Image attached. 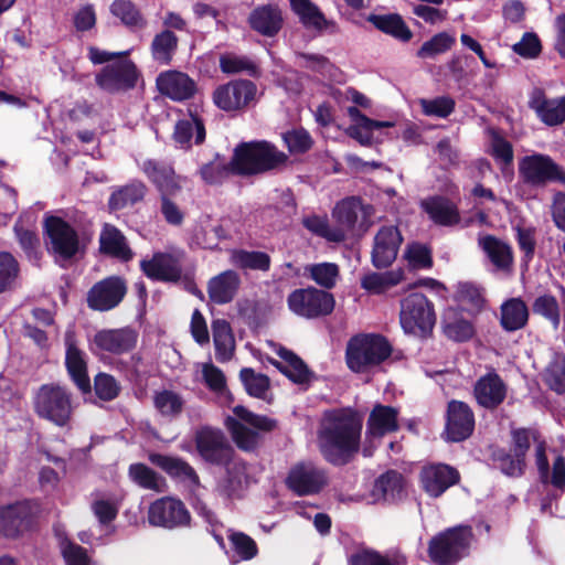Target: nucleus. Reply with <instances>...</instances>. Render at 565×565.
<instances>
[{"mask_svg":"<svg viewBox=\"0 0 565 565\" xmlns=\"http://www.w3.org/2000/svg\"><path fill=\"white\" fill-rule=\"evenodd\" d=\"M257 87L248 79L232 81L218 86L213 93L214 104L224 111L239 110L256 97Z\"/></svg>","mask_w":565,"mask_h":565,"instance_id":"15","label":"nucleus"},{"mask_svg":"<svg viewBox=\"0 0 565 565\" xmlns=\"http://www.w3.org/2000/svg\"><path fill=\"white\" fill-rule=\"evenodd\" d=\"M366 20L379 31L393 36L401 42H408L413 38V32L397 13L390 14H370Z\"/></svg>","mask_w":565,"mask_h":565,"instance_id":"42","label":"nucleus"},{"mask_svg":"<svg viewBox=\"0 0 565 565\" xmlns=\"http://www.w3.org/2000/svg\"><path fill=\"white\" fill-rule=\"evenodd\" d=\"M281 362H274V365L290 381L299 385H308L313 379V373L306 363L292 351L279 347L276 351Z\"/></svg>","mask_w":565,"mask_h":565,"instance_id":"32","label":"nucleus"},{"mask_svg":"<svg viewBox=\"0 0 565 565\" xmlns=\"http://www.w3.org/2000/svg\"><path fill=\"white\" fill-rule=\"evenodd\" d=\"M248 21L254 31L265 36H274L282 26V14L277 6L266 4L254 9Z\"/></svg>","mask_w":565,"mask_h":565,"instance_id":"34","label":"nucleus"},{"mask_svg":"<svg viewBox=\"0 0 565 565\" xmlns=\"http://www.w3.org/2000/svg\"><path fill=\"white\" fill-rule=\"evenodd\" d=\"M371 205H364L359 198H347L340 201L334 210L333 217L347 230H353L361 220V225L366 221L372 212Z\"/></svg>","mask_w":565,"mask_h":565,"instance_id":"33","label":"nucleus"},{"mask_svg":"<svg viewBox=\"0 0 565 565\" xmlns=\"http://www.w3.org/2000/svg\"><path fill=\"white\" fill-rule=\"evenodd\" d=\"M215 358L218 362L230 361L235 351V339L231 324L225 319H216L212 322Z\"/></svg>","mask_w":565,"mask_h":565,"instance_id":"43","label":"nucleus"},{"mask_svg":"<svg viewBox=\"0 0 565 565\" xmlns=\"http://www.w3.org/2000/svg\"><path fill=\"white\" fill-rule=\"evenodd\" d=\"M475 428V415L468 404L451 401L447 407L446 433L451 441L467 439Z\"/></svg>","mask_w":565,"mask_h":565,"instance_id":"23","label":"nucleus"},{"mask_svg":"<svg viewBox=\"0 0 565 565\" xmlns=\"http://www.w3.org/2000/svg\"><path fill=\"white\" fill-rule=\"evenodd\" d=\"M173 139L182 149H189L192 141L200 145L205 140V127L203 120L193 114L175 124Z\"/></svg>","mask_w":565,"mask_h":565,"instance_id":"36","label":"nucleus"},{"mask_svg":"<svg viewBox=\"0 0 565 565\" xmlns=\"http://www.w3.org/2000/svg\"><path fill=\"white\" fill-rule=\"evenodd\" d=\"M405 481L403 476L390 470L381 475L374 482L372 495L376 501L395 502L404 495Z\"/></svg>","mask_w":565,"mask_h":565,"instance_id":"39","label":"nucleus"},{"mask_svg":"<svg viewBox=\"0 0 565 565\" xmlns=\"http://www.w3.org/2000/svg\"><path fill=\"white\" fill-rule=\"evenodd\" d=\"M490 156L495 160L500 169L504 171L513 163V147L512 143L501 136L498 131L490 132Z\"/></svg>","mask_w":565,"mask_h":565,"instance_id":"58","label":"nucleus"},{"mask_svg":"<svg viewBox=\"0 0 565 565\" xmlns=\"http://www.w3.org/2000/svg\"><path fill=\"white\" fill-rule=\"evenodd\" d=\"M511 437V450L515 457L525 459L531 445H534L535 465L541 482L545 486H551L555 490L556 497L562 495L565 492V457L557 455L553 461L552 469H550L546 457L547 444L536 428L512 429Z\"/></svg>","mask_w":565,"mask_h":565,"instance_id":"2","label":"nucleus"},{"mask_svg":"<svg viewBox=\"0 0 565 565\" xmlns=\"http://www.w3.org/2000/svg\"><path fill=\"white\" fill-rule=\"evenodd\" d=\"M287 303L295 315L315 319L332 312L334 298L330 292L309 287L294 290L288 296Z\"/></svg>","mask_w":565,"mask_h":565,"instance_id":"12","label":"nucleus"},{"mask_svg":"<svg viewBox=\"0 0 565 565\" xmlns=\"http://www.w3.org/2000/svg\"><path fill=\"white\" fill-rule=\"evenodd\" d=\"M178 38L171 30L156 34L151 42V54L156 62L169 65L178 49Z\"/></svg>","mask_w":565,"mask_h":565,"instance_id":"51","label":"nucleus"},{"mask_svg":"<svg viewBox=\"0 0 565 565\" xmlns=\"http://www.w3.org/2000/svg\"><path fill=\"white\" fill-rule=\"evenodd\" d=\"M289 2L305 25L316 29L323 28L326 23L324 17L310 0H289Z\"/></svg>","mask_w":565,"mask_h":565,"instance_id":"62","label":"nucleus"},{"mask_svg":"<svg viewBox=\"0 0 565 565\" xmlns=\"http://www.w3.org/2000/svg\"><path fill=\"white\" fill-rule=\"evenodd\" d=\"M422 488L431 498H438L460 481L459 471L445 463H433L422 469Z\"/></svg>","mask_w":565,"mask_h":565,"instance_id":"21","label":"nucleus"},{"mask_svg":"<svg viewBox=\"0 0 565 565\" xmlns=\"http://www.w3.org/2000/svg\"><path fill=\"white\" fill-rule=\"evenodd\" d=\"M302 225L312 234L326 238L329 242L340 243L345 239V233L341 228H332L324 215L310 214L302 218Z\"/></svg>","mask_w":565,"mask_h":565,"instance_id":"54","label":"nucleus"},{"mask_svg":"<svg viewBox=\"0 0 565 565\" xmlns=\"http://www.w3.org/2000/svg\"><path fill=\"white\" fill-rule=\"evenodd\" d=\"M404 277L402 269L388 270L385 273H367L361 278V287L366 291L380 295L390 288L398 285Z\"/></svg>","mask_w":565,"mask_h":565,"instance_id":"49","label":"nucleus"},{"mask_svg":"<svg viewBox=\"0 0 565 565\" xmlns=\"http://www.w3.org/2000/svg\"><path fill=\"white\" fill-rule=\"evenodd\" d=\"M399 321L405 333L425 337L436 321L433 303L420 292H413L401 301Z\"/></svg>","mask_w":565,"mask_h":565,"instance_id":"9","label":"nucleus"},{"mask_svg":"<svg viewBox=\"0 0 565 565\" xmlns=\"http://www.w3.org/2000/svg\"><path fill=\"white\" fill-rule=\"evenodd\" d=\"M441 326L444 334L455 342L468 341L475 333L471 321L465 318L463 313L455 308L445 310Z\"/></svg>","mask_w":565,"mask_h":565,"instance_id":"40","label":"nucleus"},{"mask_svg":"<svg viewBox=\"0 0 565 565\" xmlns=\"http://www.w3.org/2000/svg\"><path fill=\"white\" fill-rule=\"evenodd\" d=\"M361 416L350 409H333L324 413L319 431V448L327 461L341 466L348 463L360 448Z\"/></svg>","mask_w":565,"mask_h":565,"instance_id":"1","label":"nucleus"},{"mask_svg":"<svg viewBox=\"0 0 565 565\" xmlns=\"http://www.w3.org/2000/svg\"><path fill=\"white\" fill-rule=\"evenodd\" d=\"M471 539L472 532L468 526L448 529L430 540L428 554L437 564H454L468 554Z\"/></svg>","mask_w":565,"mask_h":565,"instance_id":"8","label":"nucleus"},{"mask_svg":"<svg viewBox=\"0 0 565 565\" xmlns=\"http://www.w3.org/2000/svg\"><path fill=\"white\" fill-rule=\"evenodd\" d=\"M127 294V284L119 276L106 277L88 290L86 302L95 311H109L118 307Z\"/></svg>","mask_w":565,"mask_h":565,"instance_id":"14","label":"nucleus"},{"mask_svg":"<svg viewBox=\"0 0 565 565\" xmlns=\"http://www.w3.org/2000/svg\"><path fill=\"white\" fill-rule=\"evenodd\" d=\"M328 483V477L322 468L312 462H299L290 470L286 479L287 487L299 495L320 492Z\"/></svg>","mask_w":565,"mask_h":565,"instance_id":"16","label":"nucleus"},{"mask_svg":"<svg viewBox=\"0 0 565 565\" xmlns=\"http://www.w3.org/2000/svg\"><path fill=\"white\" fill-rule=\"evenodd\" d=\"M153 404L162 416L174 418L182 413L185 401L182 395L175 391L162 390L156 392Z\"/></svg>","mask_w":565,"mask_h":565,"instance_id":"57","label":"nucleus"},{"mask_svg":"<svg viewBox=\"0 0 565 565\" xmlns=\"http://www.w3.org/2000/svg\"><path fill=\"white\" fill-rule=\"evenodd\" d=\"M403 236L395 225L382 226L374 236L371 260L375 268L390 267L396 259Z\"/></svg>","mask_w":565,"mask_h":565,"instance_id":"17","label":"nucleus"},{"mask_svg":"<svg viewBox=\"0 0 565 565\" xmlns=\"http://www.w3.org/2000/svg\"><path fill=\"white\" fill-rule=\"evenodd\" d=\"M13 232L15 234V238L23 250L26 259L34 266H40L43 252L41 248L40 238L35 234V232L25 228L21 222L18 220L13 226Z\"/></svg>","mask_w":565,"mask_h":565,"instance_id":"48","label":"nucleus"},{"mask_svg":"<svg viewBox=\"0 0 565 565\" xmlns=\"http://www.w3.org/2000/svg\"><path fill=\"white\" fill-rule=\"evenodd\" d=\"M35 415L52 425L65 428L71 425L77 407L73 392L60 383H46L38 387L32 398Z\"/></svg>","mask_w":565,"mask_h":565,"instance_id":"3","label":"nucleus"},{"mask_svg":"<svg viewBox=\"0 0 565 565\" xmlns=\"http://www.w3.org/2000/svg\"><path fill=\"white\" fill-rule=\"evenodd\" d=\"M146 193V184L140 180H132L111 192L108 200V206L113 211L122 210L142 201Z\"/></svg>","mask_w":565,"mask_h":565,"instance_id":"45","label":"nucleus"},{"mask_svg":"<svg viewBox=\"0 0 565 565\" xmlns=\"http://www.w3.org/2000/svg\"><path fill=\"white\" fill-rule=\"evenodd\" d=\"M194 441L200 457L210 465H225L234 455L227 437L220 429L201 427L195 433Z\"/></svg>","mask_w":565,"mask_h":565,"instance_id":"13","label":"nucleus"},{"mask_svg":"<svg viewBox=\"0 0 565 565\" xmlns=\"http://www.w3.org/2000/svg\"><path fill=\"white\" fill-rule=\"evenodd\" d=\"M141 170L160 194H177L180 191L178 178L169 163L148 159L142 162Z\"/></svg>","mask_w":565,"mask_h":565,"instance_id":"28","label":"nucleus"},{"mask_svg":"<svg viewBox=\"0 0 565 565\" xmlns=\"http://www.w3.org/2000/svg\"><path fill=\"white\" fill-rule=\"evenodd\" d=\"M64 343L66 348L65 365L71 380L83 394L89 393L92 385L87 374L86 354L77 347L73 330H66Z\"/></svg>","mask_w":565,"mask_h":565,"instance_id":"19","label":"nucleus"},{"mask_svg":"<svg viewBox=\"0 0 565 565\" xmlns=\"http://www.w3.org/2000/svg\"><path fill=\"white\" fill-rule=\"evenodd\" d=\"M519 174L522 181L534 188L548 183H565V171L550 156L533 153L523 157L519 162Z\"/></svg>","mask_w":565,"mask_h":565,"instance_id":"10","label":"nucleus"},{"mask_svg":"<svg viewBox=\"0 0 565 565\" xmlns=\"http://www.w3.org/2000/svg\"><path fill=\"white\" fill-rule=\"evenodd\" d=\"M223 466L225 476L220 480L218 488L227 497H238L245 488L256 482L255 468L234 455Z\"/></svg>","mask_w":565,"mask_h":565,"instance_id":"22","label":"nucleus"},{"mask_svg":"<svg viewBox=\"0 0 565 565\" xmlns=\"http://www.w3.org/2000/svg\"><path fill=\"white\" fill-rule=\"evenodd\" d=\"M544 383L557 394L565 393V359L556 358L543 373Z\"/></svg>","mask_w":565,"mask_h":565,"instance_id":"64","label":"nucleus"},{"mask_svg":"<svg viewBox=\"0 0 565 565\" xmlns=\"http://www.w3.org/2000/svg\"><path fill=\"white\" fill-rule=\"evenodd\" d=\"M138 333L130 327L103 329L95 333L92 350L120 355L130 352L137 344Z\"/></svg>","mask_w":565,"mask_h":565,"instance_id":"18","label":"nucleus"},{"mask_svg":"<svg viewBox=\"0 0 565 565\" xmlns=\"http://www.w3.org/2000/svg\"><path fill=\"white\" fill-rule=\"evenodd\" d=\"M241 380L250 396L260 399H268L269 392V379L259 373H255L254 370L245 367L241 370Z\"/></svg>","mask_w":565,"mask_h":565,"instance_id":"61","label":"nucleus"},{"mask_svg":"<svg viewBox=\"0 0 565 565\" xmlns=\"http://www.w3.org/2000/svg\"><path fill=\"white\" fill-rule=\"evenodd\" d=\"M140 268L148 278L158 281L177 282L182 276L180 259L169 253H156L151 259H142Z\"/></svg>","mask_w":565,"mask_h":565,"instance_id":"24","label":"nucleus"},{"mask_svg":"<svg viewBox=\"0 0 565 565\" xmlns=\"http://www.w3.org/2000/svg\"><path fill=\"white\" fill-rule=\"evenodd\" d=\"M392 354L391 343L380 334L352 337L345 349V362L354 373H367L380 366Z\"/></svg>","mask_w":565,"mask_h":565,"instance_id":"5","label":"nucleus"},{"mask_svg":"<svg viewBox=\"0 0 565 565\" xmlns=\"http://www.w3.org/2000/svg\"><path fill=\"white\" fill-rule=\"evenodd\" d=\"M422 207L438 225L452 226L460 221L456 204L444 196L428 198L422 202Z\"/></svg>","mask_w":565,"mask_h":565,"instance_id":"35","label":"nucleus"},{"mask_svg":"<svg viewBox=\"0 0 565 565\" xmlns=\"http://www.w3.org/2000/svg\"><path fill=\"white\" fill-rule=\"evenodd\" d=\"M398 428L397 411L391 406L376 405L367 419V436L381 438Z\"/></svg>","mask_w":565,"mask_h":565,"instance_id":"41","label":"nucleus"},{"mask_svg":"<svg viewBox=\"0 0 565 565\" xmlns=\"http://www.w3.org/2000/svg\"><path fill=\"white\" fill-rule=\"evenodd\" d=\"M130 479L141 488L161 491L163 479L145 463H132L128 470Z\"/></svg>","mask_w":565,"mask_h":565,"instance_id":"60","label":"nucleus"},{"mask_svg":"<svg viewBox=\"0 0 565 565\" xmlns=\"http://www.w3.org/2000/svg\"><path fill=\"white\" fill-rule=\"evenodd\" d=\"M90 510L102 526L109 525L118 515L120 501L110 492L95 491L90 494Z\"/></svg>","mask_w":565,"mask_h":565,"instance_id":"44","label":"nucleus"},{"mask_svg":"<svg viewBox=\"0 0 565 565\" xmlns=\"http://www.w3.org/2000/svg\"><path fill=\"white\" fill-rule=\"evenodd\" d=\"M100 249L113 257L127 262L132 258V252L125 236L113 225H105L100 234Z\"/></svg>","mask_w":565,"mask_h":565,"instance_id":"47","label":"nucleus"},{"mask_svg":"<svg viewBox=\"0 0 565 565\" xmlns=\"http://www.w3.org/2000/svg\"><path fill=\"white\" fill-rule=\"evenodd\" d=\"M508 387L501 376L492 370L478 379L473 395L480 406L494 409L505 399Z\"/></svg>","mask_w":565,"mask_h":565,"instance_id":"25","label":"nucleus"},{"mask_svg":"<svg viewBox=\"0 0 565 565\" xmlns=\"http://www.w3.org/2000/svg\"><path fill=\"white\" fill-rule=\"evenodd\" d=\"M110 12L128 28L140 30L147 26V20L131 0H115Z\"/></svg>","mask_w":565,"mask_h":565,"instance_id":"52","label":"nucleus"},{"mask_svg":"<svg viewBox=\"0 0 565 565\" xmlns=\"http://www.w3.org/2000/svg\"><path fill=\"white\" fill-rule=\"evenodd\" d=\"M530 107L547 126L561 125L565 121V97L547 99L536 94L530 100Z\"/></svg>","mask_w":565,"mask_h":565,"instance_id":"37","label":"nucleus"},{"mask_svg":"<svg viewBox=\"0 0 565 565\" xmlns=\"http://www.w3.org/2000/svg\"><path fill=\"white\" fill-rule=\"evenodd\" d=\"M220 68L225 74L246 73L249 76H257L259 73L257 64L252 58L233 52L221 54Z\"/></svg>","mask_w":565,"mask_h":565,"instance_id":"55","label":"nucleus"},{"mask_svg":"<svg viewBox=\"0 0 565 565\" xmlns=\"http://www.w3.org/2000/svg\"><path fill=\"white\" fill-rule=\"evenodd\" d=\"M139 77L136 64L128 58H120L104 66L96 74L95 82L100 89L118 94L134 89Z\"/></svg>","mask_w":565,"mask_h":565,"instance_id":"11","label":"nucleus"},{"mask_svg":"<svg viewBox=\"0 0 565 565\" xmlns=\"http://www.w3.org/2000/svg\"><path fill=\"white\" fill-rule=\"evenodd\" d=\"M148 519L152 525L173 529L186 525L190 514L180 500L161 498L150 505Z\"/></svg>","mask_w":565,"mask_h":565,"instance_id":"20","label":"nucleus"},{"mask_svg":"<svg viewBox=\"0 0 565 565\" xmlns=\"http://www.w3.org/2000/svg\"><path fill=\"white\" fill-rule=\"evenodd\" d=\"M515 232V239L520 250L523 253V262L529 264L535 253L536 247V228L527 224L524 220H520L512 225Z\"/></svg>","mask_w":565,"mask_h":565,"instance_id":"56","label":"nucleus"},{"mask_svg":"<svg viewBox=\"0 0 565 565\" xmlns=\"http://www.w3.org/2000/svg\"><path fill=\"white\" fill-rule=\"evenodd\" d=\"M348 114L354 121V125L348 128L349 136L364 146L372 143L374 130L393 126L390 121H380L366 117L354 106L348 108Z\"/></svg>","mask_w":565,"mask_h":565,"instance_id":"38","label":"nucleus"},{"mask_svg":"<svg viewBox=\"0 0 565 565\" xmlns=\"http://www.w3.org/2000/svg\"><path fill=\"white\" fill-rule=\"evenodd\" d=\"M239 286V275L235 270L228 269L210 279L207 294L212 302L225 305L235 298Z\"/></svg>","mask_w":565,"mask_h":565,"instance_id":"31","label":"nucleus"},{"mask_svg":"<svg viewBox=\"0 0 565 565\" xmlns=\"http://www.w3.org/2000/svg\"><path fill=\"white\" fill-rule=\"evenodd\" d=\"M149 460L172 478L186 483L191 488L199 487L200 479L198 473L183 459L161 454H150Z\"/></svg>","mask_w":565,"mask_h":565,"instance_id":"30","label":"nucleus"},{"mask_svg":"<svg viewBox=\"0 0 565 565\" xmlns=\"http://www.w3.org/2000/svg\"><path fill=\"white\" fill-rule=\"evenodd\" d=\"M230 262L243 270L267 271L270 268V257L265 252L233 249L230 254Z\"/></svg>","mask_w":565,"mask_h":565,"instance_id":"50","label":"nucleus"},{"mask_svg":"<svg viewBox=\"0 0 565 565\" xmlns=\"http://www.w3.org/2000/svg\"><path fill=\"white\" fill-rule=\"evenodd\" d=\"M233 412L237 418L227 417L225 424L233 440L243 450L255 449L259 440L258 431H270L277 425L275 419L253 414L243 406L234 407Z\"/></svg>","mask_w":565,"mask_h":565,"instance_id":"7","label":"nucleus"},{"mask_svg":"<svg viewBox=\"0 0 565 565\" xmlns=\"http://www.w3.org/2000/svg\"><path fill=\"white\" fill-rule=\"evenodd\" d=\"M529 320V309L525 302L520 298H511L501 305L502 328L508 332H513L524 328Z\"/></svg>","mask_w":565,"mask_h":565,"instance_id":"46","label":"nucleus"},{"mask_svg":"<svg viewBox=\"0 0 565 565\" xmlns=\"http://www.w3.org/2000/svg\"><path fill=\"white\" fill-rule=\"evenodd\" d=\"M31 507L28 502H15L0 507V534L15 537L30 524Z\"/></svg>","mask_w":565,"mask_h":565,"instance_id":"27","label":"nucleus"},{"mask_svg":"<svg viewBox=\"0 0 565 565\" xmlns=\"http://www.w3.org/2000/svg\"><path fill=\"white\" fill-rule=\"evenodd\" d=\"M456 43L455 36L447 32H439L431 39L424 42L417 51L419 58H435L437 55L444 54L449 51Z\"/></svg>","mask_w":565,"mask_h":565,"instance_id":"59","label":"nucleus"},{"mask_svg":"<svg viewBox=\"0 0 565 565\" xmlns=\"http://www.w3.org/2000/svg\"><path fill=\"white\" fill-rule=\"evenodd\" d=\"M159 90L173 100H185L195 93V83L185 73L168 71L157 77Z\"/></svg>","mask_w":565,"mask_h":565,"instance_id":"29","label":"nucleus"},{"mask_svg":"<svg viewBox=\"0 0 565 565\" xmlns=\"http://www.w3.org/2000/svg\"><path fill=\"white\" fill-rule=\"evenodd\" d=\"M478 245L491 264L492 273L511 274L513 252L508 243L493 235H483L478 238Z\"/></svg>","mask_w":565,"mask_h":565,"instance_id":"26","label":"nucleus"},{"mask_svg":"<svg viewBox=\"0 0 565 565\" xmlns=\"http://www.w3.org/2000/svg\"><path fill=\"white\" fill-rule=\"evenodd\" d=\"M309 277L319 286L331 289L339 277V266L334 263H320L307 268Z\"/></svg>","mask_w":565,"mask_h":565,"instance_id":"63","label":"nucleus"},{"mask_svg":"<svg viewBox=\"0 0 565 565\" xmlns=\"http://www.w3.org/2000/svg\"><path fill=\"white\" fill-rule=\"evenodd\" d=\"M43 233L46 250L60 266H65L85 252V242L78 232L60 216L46 215Z\"/></svg>","mask_w":565,"mask_h":565,"instance_id":"4","label":"nucleus"},{"mask_svg":"<svg viewBox=\"0 0 565 565\" xmlns=\"http://www.w3.org/2000/svg\"><path fill=\"white\" fill-rule=\"evenodd\" d=\"M231 551L233 552L232 562L249 561L258 553L256 542L243 532L230 530L227 534Z\"/></svg>","mask_w":565,"mask_h":565,"instance_id":"53","label":"nucleus"},{"mask_svg":"<svg viewBox=\"0 0 565 565\" xmlns=\"http://www.w3.org/2000/svg\"><path fill=\"white\" fill-rule=\"evenodd\" d=\"M287 156L267 141L239 143L231 164L237 174H256L276 169L284 164Z\"/></svg>","mask_w":565,"mask_h":565,"instance_id":"6","label":"nucleus"}]
</instances>
